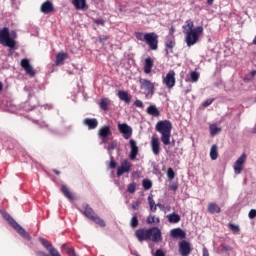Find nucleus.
I'll return each mask as SVG.
<instances>
[{
  "label": "nucleus",
  "instance_id": "f257e3e1",
  "mask_svg": "<svg viewBox=\"0 0 256 256\" xmlns=\"http://www.w3.org/2000/svg\"><path fill=\"white\" fill-rule=\"evenodd\" d=\"M193 21L187 20L186 25L183 26V32L185 33V42L188 47H193L199 42V36L203 33L202 26L193 28Z\"/></svg>",
  "mask_w": 256,
  "mask_h": 256
},
{
  "label": "nucleus",
  "instance_id": "f03ea898",
  "mask_svg": "<svg viewBox=\"0 0 256 256\" xmlns=\"http://www.w3.org/2000/svg\"><path fill=\"white\" fill-rule=\"evenodd\" d=\"M171 129H173V125L169 120L159 121L156 124V131L161 135V141L164 145L171 144Z\"/></svg>",
  "mask_w": 256,
  "mask_h": 256
},
{
  "label": "nucleus",
  "instance_id": "7ed1b4c3",
  "mask_svg": "<svg viewBox=\"0 0 256 256\" xmlns=\"http://www.w3.org/2000/svg\"><path fill=\"white\" fill-rule=\"evenodd\" d=\"M1 215L3 219L9 223L10 227L20 234L23 239H26V241H31V235H29L25 228L21 227V225H19V223H17V221H15V219H13V217L7 213V211L1 210Z\"/></svg>",
  "mask_w": 256,
  "mask_h": 256
},
{
  "label": "nucleus",
  "instance_id": "20e7f679",
  "mask_svg": "<svg viewBox=\"0 0 256 256\" xmlns=\"http://www.w3.org/2000/svg\"><path fill=\"white\" fill-rule=\"evenodd\" d=\"M15 39H17V32H9V28H3L0 30V44L4 47H10L13 49L16 45Z\"/></svg>",
  "mask_w": 256,
  "mask_h": 256
},
{
  "label": "nucleus",
  "instance_id": "39448f33",
  "mask_svg": "<svg viewBox=\"0 0 256 256\" xmlns=\"http://www.w3.org/2000/svg\"><path fill=\"white\" fill-rule=\"evenodd\" d=\"M84 212L83 214L85 217L96 223V225H99L100 227H105V220L101 219L95 211H93V208L89 207L88 204L83 205Z\"/></svg>",
  "mask_w": 256,
  "mask_h": 256
},
{
  "label": "nucleus",
  "instance_id": "423d86ee",
  "mask_svg": "<svg viewBox=\"0 0 256 256\" xmlns=\"http://www.w3.org/2000/svg\"><path fill=\"white\" fill-rule=\"evenodd\" d=\"M139 83L142 91H144V95L146 97H153V93H155V83L145 78H141Z\"/></svg>",
  "mask_w": 256,
  "mask_h": 256
},
{
  "label": "nucleus",
  "instance_id": "0eeeda50",
  "mask_svg": "<svg viewBox=\"0 0 256 256\" xmlns=\"http://www.w3.org/2000/svg\"><path fill=\"white\" fill-rule=\"evenodd\" d=\"M159 37L155 33H146L145 34V42L149 46V49L152 51H157L158 43L159 41L157 40Z\"/></svg>",
  "mask_w": 256,
  "mask_h": 256
},
{
  "label": "nucleus",
  "instance_id": "6e6552de",
  "mask_svg": "<svg viewBox=\"0 0 256 256\" xmlns=\"http://www.w3.org/2000/svg\"><path fill=\"white\" fill-rule=\"evenodd\" d=\"M247 162V154L243 153L234 163L233 169L235 175H241L243 171V165Z\"/></svg>",
  "mask_w": 256,
  "mask_h": 256
},
{
  "label": "nucleus",
  "instance_id": "1a4fd4ad",
  "mask_svg": "<svg viewBox=\"0 0 256 256\" xmlns=\"http://www.w3.org/2000/svg\"><path fill=\"white\" fill-rule=\"evenodd\" d=\"M148 241H153V243H159V241H161V230L157 227L149 228Z\"/></svg>",
  "mask_w": 256,
  "mask_h": 256
},
{
  "label": "nucleus",
  "instance_id": "9d476101",
  "mask_svg": "<svg viewBox=\"0 0 256 256\" xmlns=\"http://www.w3.org/2000/svg\"><path fill=\"white\" fill-rule=\"evenodd\" d=\"M131 167H133L131 162L123 160L117 168V177H121L122 175H125V173H131Z\"/></svg>",
  "mask_w": 256,
  "mask_h": 256
},
{
  "label": "nucleus",
  "instance_id": "9b49d317",
  "mask_svg": "<svg viewBox=\"0 0 256 256\" xmlns=\"http://www.w3.org/2000/svg\"><path fill=\"white\" fill-rule=\"evenodd\" d=\"M118 130L123 135L124 139H130L131 135H133V128L127 123H119Z\"/></svg>",
  "mask_w": 256,
  "mask_h": 256
},
{
  "label": "nucleus",
  "instance_id": "f8f14e48",
  "mask_svg": "<svg viewBox=\"0 0 256 256\" xmlns=\"http://www.w3.org/2000/svg\"><path fill=\"white\" fill-rule=\"evenodd\" d=\"M163 83L168 87V89H173L175 87V71L170 70L166 77L163 79Z\"/></svg>",
  "mask_w": 256,
  "mask_h": 256
},
{
  "label": "nucleus",
  "instance_id": "ddd939ff",
  "mask_svg": "<svg viewBox=\"0 0 256 256\" xmlns=\"http://www.w3.org/2000/svg\"><path fill=\"white\" fill-rule=\"evenodd\" d=\"M39 241L51 256H61L59 251H57V249H55V247H53L49 241L45 240L44 238H39Z\"/></svg>",
  "mask_w": 256,
  "mask_h": 256
},
{
  "label": "nucleus",
  "instance_id": "4468645a",
  "mask_svg": "<svg viewBox=\"0 0 256 256\" xmlns=\"http://www.w3.org/2000/svg\"><path fill=\"white\" fill-rule=\"evenodd\" d=\"M21 67L26 71V74L29 75V77H35V69L31 66L29 59H22Z\"/></svg>",
  "mask_w": 256,
  "mask_h": 256
},
{
  "label": "nucleus",
  "instance_id": "2eb2a0df",
  "mask_svg": "<svg viewBox=\"0 0 256 256\" xmlns=\"http://www.w3.org/2000/svg\"><path fill=\"white\" fill-rule=\"evenodd\" d=\"M135 236L142 243V241H149V229H138L135 232Z\"/></svg>",
  "mask_w": 256,
  "mask_h": 256
},
{
  "label": "nucleus",
  "instance_id": "dca6fc26",
  "mask_svg": "<svg viewBox=\"0 0 256 256\" xmlns=\"http://www.w3.org/2000/svg\"><path fill=\"white\" fill-rule=\"evenodd\" d=\"M179 253L182 256L190 255V253H191V244H189V242H187L185 240L180 242V244H179Z\"/></svg>",
  "mask_w": 256,
  "mask_h": 256
},
{
  "label": "nucleus",
  "instance_id": "f3484780",
  "mask_svg": "<svg viewBox=\"0 0 256 256\" xmlns=\"http://www.w3.org/2000/svg\"><path fill=\"white\" fill-rule=\"evenodd\" d=\"M150 145H151L152 152L155 155H159V153L161 152V143L159 142V138L153 136L151 138Z\"/></svg>",
  "mask_w": 256,
  "mask_h": 256
},
{
  "label": "nucleus",
  "instance_id": "a211bd4d",
  "mask_svg": "<svg viewBox=\"0 0 256 256\" xmlns=\"http://www.w3.org/2000/svg\"><path fill=\"white\" fill-rule=\"evenodd\" d=\"M130 159L135 161L137 159V153H139V147H137V142L133 139L130 140Z\"/></svg>",
  "mask_w": 256,
  "mask_h": 256
},
{
  "label": "nucleus",
  "instance_id": "6ab92c4d",
  "mask_svg": "<svg viewBox=\"0 0 256 256\" xmlns=\"http://www.w3.org/2000/svg\"><path fill=\"white\" fill-rule=\"evenodd\" d=\"M170 235L174 239H185L186 234L181 228H174L171 230Z\"/></svg>",
  "mask_w": 256,
  "mask_h": 256
},
{
  "label": "nucleus",
  "instance_id": "aec40b11",
  "mask_svg": "<svg viewBox=\"0 0 256 256\" xmlns=\"http://www.w3.org/2000/svg\"><path fill=\"white\" fill-rule=\"evenodd\" d=\"M40 9H41V12L44 13L45 15L49 13H53L54 11L53 3H51L50 1H46L41 5Z\"/></svg>",
  "mask_w": 256,
  "mask_h": 256
},
{
  "label": "nucleus",
  "instance_id": "412c9836",
  "mask_svg": "<svg viewBox=\"0 0 256 256\" xmlns=\"http://www.w3.org/2000/svg\"><path fill=\"white\" fill-rule=\"evenodd\" d=\"M84 125L88 127V129H97V125H99V122L95 118H85L83 120Z\"/></svg>",
  "mask_w": 256,
  "mask_h": 256
},
{
  "label": "nucleus",
  "instance_id": "4be33fe9",
  "mask_svg": "<svg viewBox=\"0 0 256 256\" xmlns=\"http://www.w3.org/2000/svg\"><path fill=\"white\" fill-rule=\"evenodd\" d=\"M118 97L120 101H124L126 105H129L131 103V96L126 91L120 90L118 92Z\"/></svg>",
  "mask_w": 256,
  "mask_h": 256
},
{
  "label": "nucleus",
  "instance_id": "5701e85b",
  "mask_svg": "<svg viewBox=\"0 0 256 256\" xmlns=\"http://www.w3.org/2000/svg\"><path fill=\"white\" fill-rule=\"evenodd\" d=\"M218 157H219V147L216 144H214L210 148V159L212 161H217Z\"/></svg>",
  "mask_w": 256,
  "mask_h": 256
},
{
  "label": "nucleus",
  "instance_id": "b1692460",
  "mask_svg": "<svg viewBox=\"0 0 256 256\" xmlns=\"http://www.w3.org/2000/svg\"><path fill=\"white\" fill-rule=\"evenodd\" d=\"M72 4L80 11L87 8V0H72Z\"/></svg>",
  "mask_w": 256,
  "mask_h": 256
},
{
  "label": "nucleus",
  "instance_id": "393cba45",
  "mask_svg": "<svg viewBox=\"0 0 256 256\" xmlns=\"http://www.w3.org/2000/svg\"><path fill=\"white\" fill-rule=\"evenodd\" d=\"M152 69H153V60L151 59V57H148L145 59L144 73H146V75H149Z\"/></svg>",
  "mask_w": 256,
  "mask_h": 256
},
{
  "label": "nucleus",
  "instance_id": "a878e982",
  "mask_svg": "<svg viewBox=\"0 0 256 256\" xmlns=\"http://www.w3.org/2000/svg\"><path fill=\"white\" fill-rule=\"evenodd\" d=\"M146 113L152 117H159V115H161V112H159V109H157V106L155 105H150L147 108Z\"/></svg>",
  "mask_w": 256,
  "mask_h": 256
},
{
  "label": "nucleus",
  "instance_id": "bb28decb",
  "mask_svg": "<svg viewBox=\"0 0 256 256\" xmlns=\"http://www.w3.org/2000/svg\"><path fill=\"white\" fill-rule=\"evenodd\" d=\"M111 135V127L102 126L98 131L99 137H109Z\"/></svg>",
  "mask_w": 256,
  "mask_h": 256
},
{
  "label": "nucleus",
  "instance_id": "cd10ccee",
  "mask_svg": "<svg viewBox=\"0 0 256 256\" xmlns=\"http://www.w3.org/2000/svg\"><path fill=\"white\" fill-rule=\"evenodd\" d=\"M208 213H211L212 215L215 213H221V207H219L217 203L211 202L208 204Z\"/></svg>",
  "mask_w": 256,
  "mask_h": 256
},
{
  "label": "nucleus",
  "instance_id": "c85d7f7f",
  "mask_svg": "<svg viewBox=\"0 0 256 256\" xmlns=\"http://www.w3.org/2000/svg\"><path fill=\"white\" fill-rule=\"evenodd\" d=\"M61 192L63 193V195H65V197H67V199H70V201H73L75 199V196H73V193H71L66 185H63L61 187Z\"/></svg>",
  "mask_w": 256,
  "mask_h": 256
},
{
  "label": "nucleus",
  "instance_id": "c756f323",
  "mask_svg": "<svg viewBox=\"0 0 256 256\" xmlns=\"http://www.w3.org/2000/svg\"><path fill=\"white\" fill-rule=\"evenodd\" d=\"M68 55L67 53L64 52H60L56 55V65H63V62L65 61V59H67Z\"/></svg>",
  "mask_w": 256,
  "mask_h": 256
},
{
  "label": "nucleus",
  "instance_id": "7c9ffc66",
  "mask_svg": "<svg viewBox=\"0 0 256 256\" xmlns=\"http://www.w3.org/2000/svg\"><path fill=\"white\" fill-rule=\"evenodd\" d=\"M165 45L168 49H173V47H175V37L168 35L165 40Z\"/></svg>",
  "mask_w": 256,
  "mask_h": 256
},
{
  "label": "nucleus",
  "instance_id": "2f4dec72",
  "mask_svg": "<svg viewBox=\"0 0 256 256\" xmlns=\"http://www.w3.org/2000/svg\"><path fill=\"white\" fill-rule=\"evenodd\" d=\"M148 203H149L150 211H152V213H155L157 211V204H155V200L153 199V194H150L148 196Z\"/></svg>",
  "mask_w": 256,
  "mask_h": 256
},
{
  "label": "nucleus",
  "instance_id": "473e14b6",
  "mask_svg": "<svg viewBox=\"0 0 256 256\" xmlns=\"http://www.w3.org/2000/svg\"><path fill=\"white\" fill-rule=\"evenodd\" d=\"M209 129L211 137H215V135L221 133V127H218L217 124H211Z\"/></svg>",
  "mask_w": 256,
  "mask_h": 256
},
{
  "label": "nucleus",
  "instance_id": "72a5a7b5",
  "mask_svg": "<svg viewBox=\"0 0 256 256\" xmlns=\"http://www.w3.org/2000/svg\"><path fill=\"white\" fill-rule=\"evenodd\" d=\"M169 223H179L181 221V216L176 213H171L167 216Z\"/></svg>",
  "mask_w": 256,
  "mask_h": 256
},
{
  "label": "nucleus",
  "instance_id": "f704fd0d",
  "mask_svg": "<svg viewBox=\"0 0 256 256\" xmlns=\"http://www.w3.org/2000/svg\"><path fill=\"white\" fill-rule=\"evenodd\" d=\"M99 105H100V108L103 109V111H107L109 105H111V100H109L108 98H102L100 100Z\"/></svg>",
  "mask_w": 256,
  "mask_h": 256
},
{
  "label": "nucleus",
  "instance_id": "c9c22d12",
  "mask_svg": "<svg viewBox=\"0 0 256 256\" xmlns=\"http://www.w3.org/2000/svg\"><path fill=\"white\" fill-rule=\"evenodd\" d=\"M228 229L235 235H239V232L241 231V228L237 224L229 223L228 224Z\"/></svg>",
  "mask_w": 256,
  "mask_h": 256
},
{
  "label": "nucleus",
  "instance_id": "e433bc0d",
  "mask_svg": "<svg viewBox=\"0 0 256 256\" xmlns=\"http://www.w3.org/2000/svg\"><path fill=\"white\" fill-rule=\"evenodd\" d=\"M142 186L144 187V189L146 191H149V189H151V187H153V182H151V180H149V179H144L142 181Z\"/></svg>",
  "mask_w": 256,
  "mask_h": 256
},
{
  "label": "nucleus",
  "instance_id": "4c0bfd02",
  "mask_svg": "<svg viewBox=\"0 0 256 256\" xmlns=\"http://www.w3.org/2000/svg\"><path fill=\"white\" fill-rule=\"evenodd\" d=\"M105 149H107L109 155H111V152L117 149V141H112L109 146L105 147Z\"/></svg>",
  "mask_w": 256,
  "mask_h": 256
},
{
  "label": "nucleus",
  "instance_id": "58836bf2",
  "mask_svg": "<svg viewBox=\"0 0 256 256\" xmlns=\"http://www.w3.org/2000/svg\"><path fill=\"white\" fill-rule=\"evenodd\" d=\"M127 191H128L130 194L133 195V193H135V191H137V184H135L134 182L128 184V186H127Z\"/></svg>",
  "mask_w": 256,
  "mask_h": 256
},
{
  "label": "nucleus",
  "instance_id": "ea45409f",
  "mask_svg": "<svg viewBox=\"0 0 256 256\" xmlns=\"http://www.w3.org/2000/svg\"><path fill=\"white\" fill-rule=\"evenodd\" d=\"M139 225V219H137V216H133L130 220V226L132 229H135Z\"/></svg>",
  "mask_w": 256,
  "mask_h": 256
},
{
  "label": "nucleus",
  "instance_id": "a19ab883",
  "mask_svg": "<svg viewBox=\"0 0 256 256\" xmlns=\"http://www.w3.org/2000/svg\"><path fill=\"white\" fill-rule=\"evenodd\" d=\"M190 79H191L192 83H197V81H199V73L191 72Z\"/></svg>",
  "mask_w": 256,
  "mask_h": 256
},
{
  "label": "nucleus",
  "instance_id": "79ce46f5",
  "mask_svg": "<svg viewBox=\"0 0 256 256\" xmlns=\"http://www.w3.org/2000/svg\"><path fill=\"white\" fill-rule=\"evenodd\" d=\"M147 223L151 225V223H159V218H156L155 216H148Z\"/></svg>",
  "mask_w": 256,
  "mask_h": 256
},
{
  "label": "nucleus",
  "instance_id": "37998d69",
  "mask_svg": "<svg viewBox=\"0 0 256 256\" xmlns=\"http://www.w3.org/2000/svg\"><path fill=\"white\" fill-rule=\"evenodd\" d=\"M167 177L170 180L175 179V172L173 171V168H168Z\"/></svg>",
  "mask_w": 256,
  "mask_h": 256
},
{
  "label": "nucleus",
  "instance_id": "c03bdc74",
  "mask_svg": "<svg viewBox=\"0 0 256 256\" xmlns=\"http://www.w3.org/2000/svg\"><path fill=\"white\" fill-rule=\"evenodd\" d=\"M135 37L138 41H145V34L142 32H136Z\"/></svg>",
  "mask_w": 256,
  "mask_h": 256
},
{
  "label": "nucleus",
  "instance_id": "a18cd8bd",
  "mask_svg": "<svg viewBox=\"0 0 256 256\" xmlns=\"http://www.w3.org/2000/svg\"><path fill=\"white\" fill-rule=\"evenodd\" d=\"M248 217L249 219H255L256 217V210L255 209H251L248 213Z\"/></svg>",
  "mask_w": 256,
  "mask_h": 256
},
{
  "label": "nucleus",
  "instance_id": "49530a36",
  "mask_svg": "<svg viewBox=\"0 0 256 256\" xmlns=\"http://www.w3.org/2000/svg\"><path fill=\"white\" fill-rule=\"evenodd\" d=\"M140 205H141V202L135 201V202L132 203V209H133L134 211H137V209H139V206H140Z\"/></svg>",
  "mask_w": 256,
  "mask_h": 256
},
{
  "label": "nucleus",
  "instance_id": "de8ad7c7",
  "mask_svg": "<svg viewBox=\"0 0 256 256\" xmlns=\"http://www.w3.org/2000/svg\"><path fill=\"white\" fill-rule=\"evenodd\" d=\"M153 255L154 256H165V252H163L161 249H157Z\"/></svg>",
  "mask_w": 256,
  "mask_h": 256
},
{
  "label": "nucleus",
  "instance_id": "09e8293b",
  "mask_svg": "<svg viewBox=\"0 0 256 256\" xmlns=\"http://www.w3.org/2000/svg\"><path fill=\"white\" fill-rule=\"evenodd\" d=\"M213 103V99H208L203 103V107H209Z\"/></svg>",
  "mask_w": 256,
  "mask_h": 256
},
{
  "label": "nucleus",
  "instance_id": "8fccbe9b",
  "mask_svg": "<svg viewBox=\"0 0 256 256\" xmlns=\"http://www.w3.org/2000/svg\"><path fill=\"white\" fill-rule=\"evenodd\" d=\"M134 105H135L136 107H143V101H141V100H136V101L134 102Z\"/></svg>",
  "mask_w": 256,
  "mask_h": 256
},
{
  "label": "nucleus",
  "instance_id": "3c124183",
  "mask_svg": "<svg viewBox=\"0 0 256 256\" xmlns=\"http://www.w3.org/2000/svg\"><path fill=\"white\" fill-rule=\"evenodd\" d=\"M95 23H96L97 25H105V20H103V19H96V20H95Z\"/></svg>",
  "mask_w": 256,
  "mask_h": 256
},
{
  "label": "nucleus",
  "instance_id": "603ef678",
  "mask_svg": "<svg viewBox=\"0 0 256 256\" xmlns=\"http://www.w3.org/2000/svg\"><path fill=\"white\" fill-rule=\"evenodd\" d=\"M36 254H37V256H51V253L47 254L43 251H38Z\"/></svg>",
  "mask_w": 256,
  "mask_h": 256
},
{
  "label": "nucleus",
  "instance_id": "864d4df0",
  "mask_svg": "<svg viewBox=\"0 0 256 256\" xmlns=\"http://www.w3.org/2000/svg\"><path fill=\"white\" fill-rule=\"evenodd\" d=\"M115 167H117V162L111 160L110 161V169H115Z\"/></svg>",
  "mask_w": 256,
  "mask_h": 256
},
{
  "label": "nucleus",
  "instance_id": "5fc2aeb1",
  "mask_svg": "<svg viewBox=\"0 0 256 256\" xmlns=\"http://www.w3.org/2000/svg\"><path fill=\"white\" fill-rule=\"evenodd\" d=\"M255 75H256V71H252L250 74H248L247 79H253Z\"/></svg>",
  "mask_w": 256,
  "mask_h": 256
},
{
  "label": "nucleus",
  "instance_id": "6e6d98bb",
  "mask_svg": "<svg viewBox=\"0 0 256 256\" xmlns=\"http://www.w3.org/2000/svg\"><path fill=\"white\" fill-rule=\"evenodd\" d=\"M203 256H209V250L206 247L202 249Z\"/></svg>",
  "mask_w": 256,
  "mask_h": 256
},
{
  "label": "nucleus",
  "instance_id": "4d7b16f0",
  "mask_svg": "<svg viewBox=\"0 0 256 256\" xmlns=\"http://www.w3.org/2000/svg\"><path fill=\"white\" fill-rule=\"evenodd\" d=\"M102 143H107L109 141V136L100 137Z\"/></svg>",
  "mask_w": 256,
  "mask_h": 256
},
{
  "label": "nucleus",
  "instance_id": "13d9d810",
  "mask_svg": "<svg viewBox=\"0 0 256 256\" xmlns=\"http://www.w3.org/2000/svg\"><path fill=\"white\" fill-rule=\"evenodd\" d=\"M175 33V27L171 26L170 30H169V35H171L173 37V34Z\"/></svg>",
  "mask_w": 256,
  "mask_h": 256
},
{
  "label": "nucleus",
  "instance_id": "bf43d9fd",
  "mask_svg": "<svg viewBox=\"0 0 256 256\" xmlns=\"http://www.w3.org/2000/svg\"><path fill=\"white\" fill-rule=\"evenodd\" d=\"M156 207H159L161 211H165V205L158 203Z\"/></svg>",
  "mask_w": 256,
  "mask_h": 256
},
{
  "label": "nucleus",
  "instance_id": "052dcab7",
  "mask_svg": "<svg viewBox=\"0 0 256 256\" xmlns=\"http://www.w3.org/2000/svg\"><path fill=\"white\" fill-rule=\"evenodd\" d=\"M100 41H107L109 38L107 36H100Z\"/></svg>",
  "mask_w": 256,
  "mask_h": 256
},
{
  "label": "nucleus",
  "instance_id": "680f3d73",
  "mask_svg": "<svg viewBox=\"0 0 256 256\" xmlns=\"http://www.w3.org/2000/svg\"><path fill=\"white\" fill-rule=\"evenodd\" d=\"M213 1L215 0H207L208 5H213Z\"/></svg>",
  "mask_w": 256,
  "mask_h": 256
},
{
  "label": "nucleus",
  "instance_id": "e2e57ef3",
  "mask_svg": "<svg viewBox=\"0 0 256 256\" xmlns=\"http://www.w3.org/2000/svg\"><path fill=\"white\" fill-rule=\"evenodd\" d=\"M0 91H3V83L0 82Z\"/></svg>",
  "mask_w": 256,
  "mask_h": 256
},
{
  "label": "nucleus",
  "instance_id": "0e129e2a",
  "mask_svg": "<svg viewBox=\"0 0 256 256\" xmlns=\"http://www.w3.org/2000/svg\"><path fill=\"white\" fill-rule=\"evenodd\" d=\"M54 173H56V175H59V171L55 170Z\"/></svg>",
  "mask_w": 256,
  "mask_h": 256
},
{
  "label": "nucleus",
  "instance_id": "69168bd1",
  "mask_svg": "<svg viewBox=\"0 0 256 256\" xmlns=\"http://www.w3.org/2000/svg\"><path fill=\"white\" fill-rule=\"evenodd\" d=\"M136 256H139V254H137Z\"/></svg>",
  "mask_w": 256,
  "mask_h": 256
}]
</instances>
